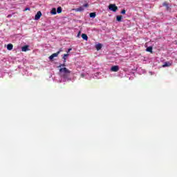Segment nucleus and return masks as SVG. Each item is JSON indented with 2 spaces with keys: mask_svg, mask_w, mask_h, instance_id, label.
<instances>
[{
  "mask_svg": "<svg viewBox=\"0 0 177 177\" xmlns=\"http://www.w3.org/2000/svg\"><path fill=\"white\" fill-rule=\"evenodd\" d=\"M59 72L62 74L64 78H68L70 73H71L67 68H60Z\"/></svg>",
  "mask_w": 177,
  "mask_h": 177,
  "instance_id": "f257e3e1",
  "label": "nucleus"
},
{
  "mask_svg": "<svg viewBox=\"0 0 177 177\" xmlns=\"http://www.w3.org/2000/svg\"><path fill=\"white\" fill-rule=\"evenodd\" d=\"M85 8H89V4L85 3L82 6L76 8L75 12H84V10H85Z\"/></svg>",
  "mask_w": 177,
  "mask_h": 177,
  "instance_id": "f03ea898",
  "label": "nucleus"
},
{
  "mask_svg": "<svg viewBox=\"0 0 177 177\" xmlns=\"http://www.w3.org/2000/svg\"><path fill=\"white\" fill-rule=\"evenodd\" d=\"M109 10H112V12H117L118 10V7L115 6V4H110L109 6Z\"/></svg>",
  "mask_w": 177,
  "mask_h": 177,
  "instance_id": "7ed1b4c3",
  "label": "nucleus"
},
{
  "mask_svg": "<svg viewBox=\"0 0 177 177\" xmlns=\"http://www.w3.org/2000/svg\"><path fill=\"white\" fill-rule=\"evenodd\" d=\"M60 52H62V48H60L58 52L52 54V55L49 57V59H50V60H53V58H54V57H57V56H59V55H60Z\"/></svg>",
  "mask_w": 177,
  "mask_h": 177,
  "instance_id": "20e7f679",
  "label": "nucleus"
},
{
  "mask_svg": "<svg viewBox=\"0 0 177 177\" xmlns=\"http://www.w3.org/2000/svg\"><path fill=\"white\" fill-rule=\"evenodd\" d=\"M41 16H42V12H41V11H38L35 16V20H39L41 19Z\"/></svg>",
  "mask_w": 177,
  "mask_h": 177,
  "instance_id": "39448f33",
  "label": "nucleus"
},
{
  "mask_svg": "<svg viewBox=\"0 0 177 177\" xmlns=\"http://www.w3.org/2000/svg\"><path fill=\"white\" fill-rule=\"evenodd\" d=\"M120 66H113L111 68V71H113V73H117V71H119Z\"/></svg>",
  "mask_w": 177,
  "mask_h": 177,
  "instance_id": "423d86ee",
  "label": "nucleus"
},
{
  "mask_svg": "<svg viewBox=\"0 0 177 177\" xmlns=\"http://www.w3.org/2000/svg\"><path fill=\"white\" fill-rule=\"evenodd\" d=\"M30 48V46L26 45V46H24L21 48V51L22 52H27V51L30 50V48Z\"/></svg>",
  "mask_w": 177,
  "mask_h": 177,
  "instance_id": "0eeeda50",
  "label": "nucleus"
},
{
  "mask_svg": "<svg viewBox=\"0 0 177 177\" xmlns=\"http://www.w3.org/2000/svg\"><path fill=\"white\" fill-rule=\"evenodd\" d=\"M7 49H8V50H12V49H13V44H8Z\"/></svg>",
  "mask_w": 177,
  "mask_h": 177,
  "instance_id": "6e6552de",
  "label": "nucleus"
},
{
  "mask_svg": "<svg viewBox=\"0 0 177 177\" xmlns=\"http://www.w3.org/2000/svg\"><path fill=\"white\" fill-rule=\"evenodd\" d=\"M82 38L85 41H88V35L85 33L82 34Z\"/></svg>",
  "mask_w": 177,
  "mask_h": 177,
  "instance_id": "1a4fd4ad",
  "label": "nucleus"
},
{
  "mask_svg": "<svg viewBox=\"0 0 177 177\" xmlns=\"http://www.w3.org/2000/svg\"><path fill=\"white\" fill-rule=\"evenodd\" d=\"M68 57V54H64L63 59H64V63H66L67 62V57Z\"/></svg>",
  "mask_w": 177,
  "mask_h": 177,
  "instance_id": "9d476101",
  "label": "nucleus"
},
{
  "mask_svg": "<svg viewBox=\"0 0 177 177\" xmlns=\"http://www.w3.org/2000/svg\"><path fill=\"white\" fill-rule=\"evenodd\" d=\"M95 48L97 49V50H100V49H102V44H98L95 46Z\"/></svg>",
  "mask_w": 177,
  "mask_h": 177,
  "instance_id": "9b49d317",
  "label": "nucleus"
},
{
  "mask_svg": "<svg viewBox=\"0 0 177 177\" xmlns=\"http://www.w3.org/2000/svg\"><path fill=\"white\" fill-rule=\"evenodd\" d=\"M90 17H91L92 19H95V17H96V12H91Z\"/></svg>",
  "mask_w": 177,
  "mask_h": 177,
  "instance_id": "f8f14e48",
  "label": "nucleus"
},
{
  "mask_svg": "<svg viewBox=\"0 0 177 177\" xmlns=\"http://www.w3.org/2000/svg\"><path fill=\"white\" fill-rule=\"evenodd\" d=\"M147 52H150L151 53H153V47L149 46L147 48Z\"/></svg>",
  "mask_w": 177,
  "mask_h": 177,
  "instance_id": "ddd939ff",
  "label": "nucleus"
},
{
  "mask_svg": "<svg viewBox=\"0 0 177 177\" xmlns=\"http://www.w3.org/2000/svg\"><path fill=\"white\" fill-rule=\"evenodd\" d=\"M116 20L117 21H121V20H122V17L121 15H118L116 17Z\"/></svg>",
  "mask_w": 177,
  "mask_h": 177,
  "instance_id": "4468645a",
  "label": "nucleus"
},
{
  "mask_svg": "<svg viewBox=\"0 0 177 177\" xmlns=\"http://www.w3.org/2000/svg\"><path fill=\"white\" fill-rule=\"evenodd\" d=\"M51 15H56L57 12H56V8H53L51 10Z\"/></svg>",
  "mask_w": 177,
  "mask_h": 177,
  "instance_id": "2eb2a0df",
  "label": "nucleus"
},
{
  "mask_svg": "<svg viewBox=\"0 0 177 177\" xmlns=\"http://www.w3.org/2000/svg\"><path fill=\"white\" fill-rule=\"evenodd\" d=\"M162 6H165L167 9L169 8V6H168V3H167V2H164L162 3Z\"/></svg>",
  "mask_w": 177,
  "mask_h": 177,
  "instance_id": "dca6fc26",
  "label": "nucleus"
},
{
  "mask_svg": "<svg viewBox=\"0 0 177 177\" xmlns=\"http://www.w3.org/2000/svg\"><path fill=\"white\" fill-rule=\"evenodd\" d=\"M62 7H58L57 9V13H62Z\"/></svg>",
  "mask_w": 177,
  "mask_h": 177,
  "instance_id": "f3484780",
  "label": "nucleus"
},
{
  "mask_svg": "<svg viewBox=\"0 0 177 177\" xmlns=\"http://www.w3.org/2000/svg\"><path fill=\"white\" fill-rule=\"evenodd\" d=\"M125 13H127V11H126L125 10H122L121 11V14H122V15H125Z\"/></svg>",
  "mask_w": 177,
  "mask_h": 177,
  "instance_id": "a211bd4d",
  "label": "nucleus"
},
{
  "mask_svg": "<svg viewBox=\"0 0 177 177\" xmlns=\"http://www.w3.org/2000/svg\"><path fill=\"white\" fill-rule=\"evenodd\" d=\"M27 10H30V8H26L24 12H27Z\"/></svg>",
  "mask_w": 177,
  "mask_h": 177,
  "instance_id": "6ab92c4d",
  "label": "nucleus"
},
{
  "mask_svg": "<svg viewBox=\"0 0 177 177\" xmlns=\"http://www.w3.org/2000/svg\"><path fill=\"white\" fill-rule=\"evenodd\" d=\"M73 50V48H68V51H67V53H68L71 50Z\"/></svg>",
  "mask_w": 177,
  "mask_h": 177,
  "instance_id": "aec40b11",
  "label": "nucleus"
},
{
  "mask_svg": "<svg viewBox=\"0 0 177 177\" xmlns=\"http://www.w3.org/2000/svg\"><path fill=\"white\" fill-rule=\"evenodd\" d=\"M62 66H64V64H62V65H60V66H59V67H62Z\"/></svg>",
  "mask_w": 177,
  "mask_h": 177,
  "instance_id": "412c9836",
  "label": "nucleus"
},
{
  "mask_svg": "<svg viewBox=\"0 0 177 177\" xmlns=\"http://www.w3.org/2000/svg\"><path fill=\"white\" fill-rule=\"evenodd\" d=\"M167 66H168V65L165 64L164 66H165V67H167Z\"/></svg>",
  "mask_w": 177,
  "mask_h": 177,
  "instance_id": "4be33fe9",
  "label": "nucleus"
}]
</instances>
